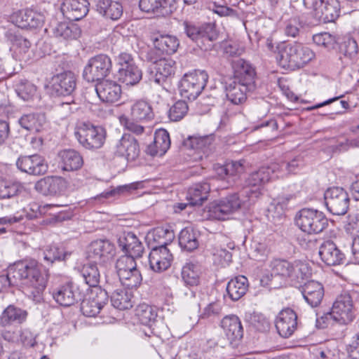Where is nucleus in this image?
Wrapping results in <instances>:
<instances>
[{
	"mask_svg": "<svg viewBox=\"0 0 359 359\" xmlns=\"http://www.w3.org/2000/svg\"><path fill=\"white\" fill-rule=\"evenodd\" d=\"M304 299L312 308L318 306L324 297L323 285L315 280H309L300 287Z\"/></svg>",
	"mask_w": 359,
	"mask_h": 359,
	"instance_id": "bb28decb",
	"label": "nucleus"
},
{
	"mask_svg": "<svg viewBox=\"0 0 359 359\" xmlns=\"http://www.w3.org/2000/svg\"><path fill=\"white\" fill-rule=\"evenodd\" d=\"M122 285L128 288L137 287L142 281V276L137 268L123 272L118 276Z\"/></svg>",
	"mask_w": 359,
	"mask_h": 359,
	"instance_id": "864d4df0",
	"label": "nucleus"
},
{
	"mask_svg": "<svg viewBox=\"0 0 359 359\" xmlns=\"http://www.w3.org/2000/svg\"><path fill=\"white\" fill-rule=\"evenodd\" d=\"M233 72V80L243 83L250 89H255L256 72L252 65L241 58H236L231 62Z\"/></svg>",
	"mask_w": 359,
	"mask_h": 359,
	"instance_id": "2eb2a0df",
	"label": "nucleus"
},
{
	"mask_svg": "<svg viewBox=\"0 0 359 359\" xmlns=\"http://www.w3.org/2000/svg\"><path fill=\"white\" fill-rule=\"evenodd\" d=\"M95 91L101 101L106 103H114L121 96V88L116 82L104 80L95 86Z\"/></svg>",
	"mask_w": 359,
	"mask_h": 359,
	"instance_id": "393cba45",
	"label": "nucleus"
},
{
	"mask_svg": "<svg viewBox=\"0 0 359 359\" xmlns=\"http://www.w3.org/2000/svg\"><path fill=\"white\" fill-rule=\"evenodd\" d=\"M59 165L64 171H75L83 164L82 156L74 149H65L59 152Z\"/></svg>",
	"mask_w": 359,
	"mask_h": 359,
	"instance_id": "2f4dec72",
	"label": "nucleus"
},
{
	"mask_svg": "<svg viewBox=\"0 0 359 359\" xmlns=\"http://www.w3.org/2000/svg\"><path fill=\"white\" fill-rule=\"evenodd\" d=\"M318 253L322 261L329 266L340 264L344 257V254L332 241L323 243Z\"/></svg>",
	"mask_w": 359,
	"mask_h": 359,
	"instance_id": "7c9ffc66",
	"label": "nucleus"
},
{
	"mask_svg": "<svg viewBox=\"0 0 359 359\" xmlns=\"http://www.w3.org/2000/svg\"><path fill=\"white\" fill-rule=\"evenodd\" d=\"M115 154L128 161H135L140 155L137 140L130 134L124 133L115 145Z\"/></svg>",
	"mask_w": 359,
	"mask_h": 359,
	"instance_id": "aec40b11",
	"label": "nucleus"
},
{
	"mask_svg": "<svg viewBox=\"0 0 359 359\" xmlns=\"http://www.w3.org/2000/svg\"><path fill=\"white\" fill-rule=\"evenodd\" d=\"M311 274L309 264L301 260L293 262V269L291 282L299 283L307 278Z\"/></svg>",
	"mask_w": 359,
	"mask_h": 359,
	"instance_id": "4d7b16f0",
	"label": "nucleus"
},
{
	"mask_svg": "<svg viewBox=\"0 0 359 359\" xmlns=\"http://www.w3.org/2000/svg\"><path fill=\"white\" fill-rule=\"evenodd\" d=\"M88 254V257L93 259L95 262L105 264L113 258L115 248L107 240H97L90 243Z\"/></svg>",
	"mask_w": 359,
	"mask_h": 359,
	"instance_id": "a211bd4d",
	"label": "nucleus"
},
{
	"mask_svg": "<svg viewBox=\"0 0 359 359\" xmlns=\"http://www.w3.org/2000/svg\"><path fill=\"white\" fill-rule=\"evenodd\" d=\"M278 166L274 165L273 166L262 167L258 170L251 173L245 181V187L238 193L241 197H245L250 202H255L261 195V188L262 186L273 180V175H271V172L277 171Z\"/></svg>",
	"mask_w": 359,
	"mask_h": 359,
	"instance_id": "20e7f679",
	"label": "nucleus"
},
{
	"mask_svg": "<svg viewBox=\"0 0 359 359\" xmlns=\"http://www.w3.org/2000/svg\"><path fill=\"white\" fill-rule=\"evenodd\" d=\"M135 258V257L126 255L120 257L116 260L115 265L117 275L119 276L123 272L137 268Z\"/></svg>",
	"mask_w": 359,
	"mask_h": 359,
	"instance_id": "680f3d73",
	"label": "nucleus"
},
{
	"mask_svg": "<svg viewBox=\"0 0 359 359\" xmlns=\"http://www.w3.org/2000/svg\"><path fill=\"white\" fill-rule=\"evenodd\" d=\"M15 92L24 101H30L36 96V88L28 81H20L15 86Z\"/></svg>",
	"mask_w": 359,
	"mask_h": 359,
	"instance_id": "13d9d810",
	"label": "nucleus"
},
{
	"mask_svg": "<svg viewBox=\"0 0 359 359\" xmlns=\"http://www.w3.org/2000/svg\"><path fill=\"white\" fill-rule=\"evenodd\" d=\"M275 325L278 334L282 337L288 338L297 330V315L290 308L284 309L277 316Z\"/></svg>",
	"mask_w": 359,
	"mask_h": 359,
	"instance_id": "f3484780",
	"label": "nucleus"
},
{
	"mask_svg": "<svg viewBox=\"0 0 359 359\" xmlns=\"http://www.w3.org/2000/svg\"><path fill=\"white\" fill-rule=\"evenodd\" d=\"M118 76L119 81L126 85L135 86L142 79V73L135 65L127 68H119Z\"/></svg>",
	"mask_w": 359,
	"mask_h": 359,
	"instance_id": "09e8293b",
	"label": "nucleus"
},
{
	"mask_svg": "<svg viewBox=\"0 0 359 359\" xmlns=\"http://www.w3.org/2000/svg\"><path fill=\"white\" fill-rule=\"evenodd\" d=\"M210 191V184L207 182L197 183L191 186L187 191V199L190 206H201L208 200Z\"/></svg>",
	"mask_w": 359,
	"mask_h": 359,
	"instance_id": "4c0bfd02",
	"label": "nucleus"
},
{
	"mask_svg": "<svg viewBox=\"0 0 359 359\" xmlns=\"http://www.w3.org/2000/svg\"><path fill=\"white\" fill-rule=\"evenodd\" d=\"M53 34L55 37L60 39L72 40L80 36L81 30L76 25L60 22L53 28Z\"/></svg>",
	"mask_w": 359,
	"mask_h": 359,
	"instance_id": "a18cd8bd",
	"label": "nucleus"
},
{
	"mask_svg": "<svg viewBox=\"0 0 359 359\" xmlns=\"http://www.w3.org/2000/svg\"><path fill=\"white\" fill-rule=\"evenodd\" d=\"M276 50L278 65L291 71L304 67L315 57L311 48L298 43H280L276 46Z\"/></svg>",
	"mask_w": 359,
	"mask_h": 359,
	"instance_id": "f03ea898",
	"label": "nucleus"
},
{
	"mask_svg": "<svg viewBox=\"0 0 359 359\" xmlns=\"http://www.w3.org/2000/svg\"><path fill=\"white\" fill-rule=\"evenodd\" d=\"M11 20L22 29L36 28L42 25L43 16L32 10L23 9L15 12L11 15Z\"/></svg>",
	"mask_w": 359,
	"mask_h": 359,
	"instance_id": "b1692460",
	"label": "nucleus"
},
{
	"mask_svg": "<svg viewBox=\"0 0 359 359\" xmlns=\"http://www.w3.org/2000/svg\"><path fill=\"white\" fill-rule=\"evenodd\" d=\"M89 5L88 0H64L60 9L66 18L78 21L87 15Z\"/></svg>",
	"mask_w": 359,
	"mask_h": 359,
	"instance_id": "4be33fe9",
	"label": "nucleus"
},
{
	"mask_svg": "<svg viewBox=\"0 0 359 359\" xmlns=\"http://www.w3.org/2000/svg\"><path fill=\"white\" fill-rule=\"evenodd\" d=\"M339 60L344 67L353 64L358 59L359 48L357 41L352 37H346L339 46Z\"/></svg>",
	"mask_w": 359,
	"mask_h": 359,
	"instance_id": "c85d7f7f",
	"label": "nucleus"
},
{
	"mask_svg": "<svg viewBox=\"0 0 359 359\" xmlns=\"http://www.w3.org/2000/svg\"><path fill=\"white\" fill-rule=\"evenodd\" d=\"M200 266L193 263H187L182 269V278L187 286H197L200 283Z\"/></svg>",
	"mask_w": 359,
	"mask_h": 359,
	"instance_id": "8fccbe9b",
	"label": "nucleus"
},
{
	"mask_svg": "<svg viewBox=\"0 0 359 359\" xmlns=\"http://www.w3.org/2000/svg\"><path fill=\"white\" fill-rule=\"evenodd\" d=\"M111 61L109 56L97 55L90 58L86 65L83 77L88 82L101 81L107 77L111 70Z\"/></svg>",
	"mask_w": 359,
	"mask_h": 359,
	"instance_id": "6e6552de",
	"label": "nucleus"
},
{
	"mask_svg": "<svg viewBox=\"0 0 359 359\" xmlns=\"http://www.w3.org/2000/svg\"><path fill=\"white\" fill-rule=\"evenodd\" d=\"M250 323L255 329L261 332L268 331L270 327L268 319L260 313H253L250 316Z\"/></svg>",
	"mask_w": 359,
	"mask_h": 359,
	"instance_id": "69168bd1",
	"label": "nucleus"
},
{
	"mask_svg": "<svg viewBox=\"0 0 359 359\" xmlns=\"http://www.w3.org/2000/svg\"><path fill=\"white\" fill-rule=\"evenodd\" d=\"M112 306L119 310H126L133 307L131 293L123 289L116 290L111 296Z\"/></svg>",
	"mask_w": 359,
	"mask_h": 359,
	"instance_id": "3c124183",
	"label": "nucleus"
},
{
	"mask_svg": "<svg viewBox=\"0 0 359 359\" xmlns=\"http://www.w3.org/2000/svg\"><path fill=\"white\" fill-rule=\"evenodd\" d=\"M85 292L73 283L62 285L53 292V297L60 305L67 307L81 301Z\"/></svg>",
	"mask_w": 359,
	"mask_h": 359,
	"instance_id": "4468645a",
	"label": "nucleus"
},
{
	"mask_svg": "<svg viewBox=\"0 0 359 359\" xmlns=\"http://www.w3.org/2000/svg\"><path fill=\"white\" fill-rule=\"evenodd\" d=\"M188 105L186 102L179 100L176 102L169 110V118L172 121L182 119L188 112Z\"/></svg>",
	"mask_w": 359,
	"mask_h": 359,
	"instance_id": "e2e57ef3",
	"label": "nucleus"
},
{
	"mask_svg": "<svg viewBox=\"0 0 359 359\" xmlns=\"http://www.w3.org/2000/svg\"><path fill=\"white\" fill-rule=\"evenodd\" d=\"M172 255L167 248L165 243L154 247L149 255L150 268L155 272L161 273L167 270L171 265Z\"/></svg>",
	"mask_w": 359,
	"mask_h": 359,
	"instance_id": "6ab92c4d",
	"label": "nucleus"
},
{
	"mask_svg": "<svg viewBox=\"0 0 359 359\" xmlns=\"http://www.w3.org/2000/svg\"><path fill=\"white\" fill-rule=\"evenodd\" d=\"M208 76L205 71L186 74L181 80L180 91L182 97L196 100L206 86Z\"/></svg>",
	"mask_w": 359,
	"mask_h": 359,
	"instance_id": "0eeeda50",
	"label": "nucleus"
},
{
	"mask_svg": "<svg viewBox=\"0 0 359 359\" xmlns=\"http://www.w3.org/2000/svg\"><path fill=\"white\" fill-rule=\"evenodd\" d=\"M18 123L27 130L39 132L46 123V117L41 113L25 114L19 118Z\"/></svg>",
	"mask_w": 359,
	"mask_h": 359,
	"instance_id": "ea45409f",
	"label": "nucleus"
},
{
	"mask_svg": "<svg viewBox=\"0 0 359 359\" xmlns=\"http://www.w3.org/2000/svg\"><path fill=\"white\" fill-rule=\"evenodd\" d=\"M43 254L44 259L50 263H53L55 261L65 260L71 255L64 248L57 245L49 246L44 251Z\"/></svg>",
	"mask_w": 359,
	"mask_h": 359,
	"instance_id": "bf43d9fd",
	"label": "nucleus"
},
{
	"mask_svg": "<svg viewBox=\"0 0 359 359\" xmlns=\"http://www.w3.org/2000/svg\"><path fill=\"white\" fill-rule=\"evenodd\" d=\"M51 94L56 96H69L75 90L76 78L75 74L66 71L54 75L50 80Z\"/></svg>",
	"mask_w": 359,
	"mask_h": 359,
	"instance_id": "ddd939ff",
	"label": "nucleus"
},
{
	"mask_svg": "<svg viewBox=\"0 0 359 359\" xmlns=\"http://www.w3.org/2000/svg\"><path fill=\"white\" fill-rule=\"evenodd\" d=\"M212 142L211 136H189L183 142L185 148L195 150L199 154V158H202L201 153L206 154Z\"/></svg>",
	"mask_w": 359,
	"mask_h": 359,
	"instance_id": "37998d69",
	"label": "nucleus"
},
{
	"mask_svg": "<svg viewBox=\"0 0 359 359\" xmlns=\"http://www.w3.org/2000/svg\"><path fill=\"white\" fill-rule=\"evenodd\" d=\"M354 318L351 297L349 294L344 293L337 297L330 312L322 316L320 320L316 318V326L319 328H325L334 322L346 325L352 322Z\"/></svg>",
	"mask_w": 359,
	"mask_h": 359,
	"instance_id": "7ed1b4c3",
	"label": "nucleus"
},
{
	"mask_svg": "<svg viewBox=\"0 0 359 359\" xmlns=\"http://www.w3.org/2000/svg\"><path fill=\"white\" fill-rule=\"evenodd\" d=\"M277 165L278 169L277 171L271 172V175H273V180L282 177L290 173H295L299 168L303 166V160L300 156H297L290 162H281L280 163H273L269 166Z\"/></svg>",
	"mask_w": 359,
	"mask_h": 359,
	"instance_id": "49530a36",
	"label": "nucleus"
},
{
	"mask_svg": "<svg viewBox=\"0 0 359 359\" xmlns=\"http://www.w3.org/2000/svg\"><path fill=\"white\" fill-rule=\"evenodd\" d=\"M179 245L182 250L192 252L199 245L198 233L193 228L183 229L178 237Z\"/></svg>",
	"mask_w": 359,
	"mask_h": 359,
	"instance_id": "79ce46f5",
	"label": "nucleus"
},
{
	"mask_svg": "<svg viewBox=\"0 0 359 359\" xmlns=\"http://www.w3.org/2000/svg\"><path fill=\"white\" fill-rule=\"evenodd\" d=\"M119 246L126 252V255L135 257H141L144 252L142 243L139 241L135 234L128 232L118 239Z\"/></svg>",
	"mask_w": 359,
	"mask_h": 359,
	"instance_id": "f704fd0d",
	"label": "nucleus"
},
{
	"mask_svg": "<svg viewBox=\"0 0 359 359\" xmlns=\"http://www.w3.org/2000/svg\"><path fill=\"white\" fill-rule=\"evenodd\" d=\"M88 299H81V311L87 317L97 315L108 301V294L105 290L98 288L95 295Z\"/></svg>",
	"mask_w": 359,
	"mask_h": 359,
	"instance_id": "412c9836",
	"label": "nucleus"
},
{
	"mask_svg": "<svg viewBox=\"0 0 359 359\" xmlns=\"http://www.w3.org/2000/svg\"><path fill=\"white\" fill-rule=\"evenodd\" d=\"M170 146V139L168 132L165 129H159L156 131L154 141L147 146L146 152L152 156H161L165 154Z\"/></svg>",
	"mask_w": 359,
	"mask_h": 359,
	"instance_id": "c756f323",
	"label": "nucleus"
},
{
	"mask_svg": "<svg viewBox=\"0 0 359 359\" xmlns=\"http://www.w3.org/2000/svg\"><path fill=\"white\" fill-rule=\"evenodd\" d=\"M221 326L229 339L228 346L231 347L232 341L240 340L243 336V328L239 318L236 315L225 316L221 322Z\"/></svg>",
	"mask_w": 359,
	"mask_h": 359,
	"instance_id": "cd10ccee",
	"label": "nucleus"
},
{
	"mask_svg": "<svg viewBox=\"0 0 359 359\" xmlns=\"http://www.w3.org/2000/svg\"><path fill=\"white\" fill-rule=\"evenodd\" d=\"M81 275L89 287H97L100 283V273L96 264L88 263L81 269Z\"/></svg>",
	"mask_w": 359,
	"mask_h": 359,
	"instance_id": "603ef678",
	"label": "nucleus"
},
{
	"mask_svg": "<svg viewBox=\"0 0 359 359\" xmlns=\"http://www.w3.org/2000/svg\"><path fill=\"white\" fill-rule=\"evenodd\" d=\"M23 186L19 182L0 180V199L11 198L22 192Z\"/></svg>",
	"mask_w": 359,
	"mask_h": 359,
	"instance_id": "6e6d98bb",
	"label": "nucleus"
},
{
	"mask_svg": "<svg viewBox=\"0 0 359 359\" xmlns=\"http://www.w3.org/2000/svg\"><path fill=\"white\" fill-rule=\"evenodd\" d=\"M74 135L85 149H97L104 143L106 130L102 126H95L90 122H81L76 126Z\"/></svg>",
	"mask_w": 359,
	"mask_h": 359,
	"instance_id": "39448f33",
	"label": "nucleus"
},
{
	"mask_svg": "<svg viewBox=\"0 0 359 359\" xmlns=\"http://www.w3.org/2000/svg\"><path fill=\"white\" fill-rule=\"evenodd\" d=\"M120 122L126 130L137 135H141L144 132L143 126L135 122L133 119L131 120L126 116L120 117Z\"/></svg>",
	"mask_w": 359,
	"mask_h": 359,
	"instance_id": "774afa93",
	"label": "nucleus"
},
{
	"mask_svg": "<svg viewBox=\"0 0 359 359\" xmlns=\"http://www.w3.org/2000/svg\"><path fill=\"white\" fill-rule=\"evenodd\" d=\"M135 315L139 321L145 325H150L157 316L156 310L151 306L142 304L137 306L135 309Z\"/></svg>",
	"mask_w": 359,
	"mask_h": 359,
	"instance_id": "5fc2aeb1",
	"label": "nucleus"
},
{
	"mask_svg": "<svg viewBox=\"0 0 359 359\" xmlns=\"http://www.w3.org/2000/svg\"><path fill=\"white\" fill-rule=\"evenodd\" d=\"M131 116L135 121H149L154 116L151 104L145 100L137 101L131 107Z\"/></svg>",
	"mask_w": 359,
	"mask_h": 359,
	"instance_id": "de8ad7c7",
	"label": "nucleus"
},
{
	"mask_svg": "<svg viewBox=\"0 0 359 359\" xmlns=\"http://www.w3.org/2000/svg\"><path fill=\"white\" fill-rule=\"evenodd\" d=\"M225 89L227 99L234 104H243L247 99V93L255 90L233 79L226 83Z\"/></svg>",
	"mask_w": 359,
	"mask_h": 359,
	"instance_id": "72a5a7b5",
	"label": "nucleus"
},
{
	"mask_svg": "<svg viewBox=\"0 0 359 359\" xmlns=\"http://www.w3.org/2000/svg\"><path fill=\"white\" fill-rule=\"evenodd\" d=\"M325 205L333 215H344L349 206V197L347 192L341 187H331L324 194Z\"/></svg>",
	"mask_w": 359,
	"mask_h": 359,
	"instance_id": "9b49d317",
	"label": "nucleus"
},
{
	"mask_svg": "<svg viewBox=\"0 0 359 359\" xmlns=\"http://www.w3.org/2000/svg\"><path fill=\"white\" fill-rule=\"evenodd\" d=\"M296 224L307 233H318L327 226V219L320 211L304 208L299 211L295 218Z\"/></svg>",
	"mask_w": 359,
	"mask_h": 359,
	"instance_id": "423d86ee",
	"label": "nucleus"
},
{
	"mask_svg": "<svg viewBox=\"0 0 359 359\" xmlns=\"http://www.w3.org/2000/svg\"><path fill=\"white\" fill-rule=\"evenodd\" d=\"M244 203V199L240 198L238 193L229 194L212 204L209 210L210 215L214 219L224 220L238 211Z\"/></svg>",
	"mask_w": 359,
	"mask_h": 359,
	"instance_id": "1a4fd4ad",
	"label": "nucleus"
},
{
	"mask_svg": "<svg viewBox=\"0 0 359 359\" xmlns=\"http://www.w3.org/2000/svg\"><path fill=\"white\" fill-rule=\"evenodd\" d=\"M139 6L145 13L168 15L175 9V0H140Z\"/></svg>",
	"mask_w": 359,
	"mask_h": 359,
	"instance_id": "a878e982",
	"label": "nucleus"
},
{
	"mask_svg": "<svg viewBox=\"0 0 359 359\" xmlns=\"http://www.w3.org/2000/svg\"><path fill=\"white\" fill-rule=\"evenodd\" d=\"M183 25L186 35L201 48L206 49V44L210 46L209 43L217 38L214 26L210 23L198 26L186 21Z\"/></svg>",
	"mask_w": 359,
	"mask_h": 359,
	"instance_id": "9d476101",
	"label": "nucleus"
},
{
	"mask_svg": "<svg viewBox=\"0 0 359 359\" xmlns=\"http://www.w3.org/2000/svg\"><path fill=\"white\" fill-rule=\"evenodd\" d=\"M96 10L102 16L111 20L120 19L123 12L121 4L114 0H99Z\"/></svg>",
	"mask_w": 359,
	"mask_h": 359,
	"instance_id": "c9c22d12",
	"label": "nucleus"
},
{
	"mask_svg": "<svg viewBox=\"0 0 359 359\" xmlns=\"http://www.w3.org/2000/svg\"><path fill=\"white\" fill-rule=\"evenodd\" d=\"M151 41L154 46L164 55L175 53L180 46L179 39L170 34H155L151 36Z\"/></svg>",
	"mask_w": 359,
	"mask_h": 359,
	"instance_id": "473e14b6",
	"label": "nucleus"
},
{
	"mask_svg": "<svg viewBox=\"0 0 359 359\" xmlns=\"http://www.w3.org/2000/svg\"><path fill=\"white\" fill-rule=\"evenodd\" d=\"M313 42L319 46L330 50L334 49L338 38L336 35L330 34L329 32H321L313 36Z\"/></svg>",
	"mask_w": 359,
	"mask_h": 359,
	"instance_id": "052dcab7",
	"label": "nucleus"
},
{
	"mask_svg": "<svg viewBox=\"0 0 359 359\" xmlns=\"http://www.w3.org/2000/svg\"><path fill=\"white\" fill-rule=\"evenodd\" d=\"M176 69V62L170 58L163 57L155 65L156 75L154 81L161 83L165 79L174 75Z\"/></svg>",
	"mask_w": 359,
	"mask_h": 359,
	"instance_id": "c03bdc74",
	"label": "nucleus"
},
{
	"mask_svg": "<svg viewBox=\"0 0 359 359\" xmlns=\"http://www.w3.org/2000/svg\"><path fill=\"white\" fill-rule=\"evenodd\" d=\"M248 281L244 276H239L231 279L226 285V292L233 301L240 299L247 292Z\"/></svg>",
	"mask_w": 359,
	"mask_h": 359,
	"instance_id": "a19ab883",
	"label": "nucleus"
},
{
	"mask_svg": "<svg viewBox=\"0 0 359 359\" xmlns=\"http://www.w3.org/2000/svg\"><path fill=\"white\" fill-rule=\"evenodd\" d=\"M16 165L22 172L33 175H44L48 170L45 159L38 154L20 156Z\"/></svg>",
	"mask_w": 359,
	"mask_h": 359,
	"instance_id": "dca6fc26",
	"label": "nucleus"
},
{
	"mask_svg": "<svg viewBox=\"0 0 359 359\" xmlns=\"http://www.w3.org/2000/svg\"><path fill=\"white\" fill-rule=\"evenodd\" d=\"M53 205L47 204L45 205H39L37 203L30 205L29 211L27 212V217L29 219H34L40 217L46 213L48 209L51 208Z\"/></svg>",
	"mask_w": 359,
	"mask_h": 359,
	"instance_id": "338daca9",
	"label": "nucleus"
},
{
	"mask_svg": "<svg viewBox=\"0 0 359 359\" xmlns=\"http://www.w3.org/2000/svg\"><path fill=\"white\" fill-rule=\"evenodd\" d=\"M63 187L64 181L61 177H46L38 180L34 188L43 195H56L62 191Z\"/></svg>",
	"mask_w": 359,
	"mask_h": 359,
	"instance_id": "e433bc0d",
	"label": "nucleus"
},
{
	"mask_svg": "<svg viewBox=\"0 0 359 359\" xmlns=\"http://www.w3.org/2000/svg\"><path fill=\"white\" fill-rule=\"evenodd\" d=\"M6 36L11 44V50H12L20 60L22 59L31 46L29 41L20 34H18L11 30L6 33Z\"/></svg>",
	"mask_w": 359,
	"mask_h": 359,
	"instance_id": "58836bf2",
	"label": "nucleus"
},
{
	"mask_svg": "<svg viewBox=\"0 0 359 359\" xmlns=\"http://www.w3.org/2000/svg\"><path fill=\"white\" fill-rule=\"evenodd\" d=\"M28 312L14 304L6 306L0 314V326L10 327L23 324L27 318Z\"/></svg>",
	"mask_w": 359,
	"mask_h": 359,
	"instance_id": "5701e85b",
	"label": "nucleus"
},
{
	"mask_svg": "<svg viewBox=\"0 0 359 359\" xmlns=\"http://www.w3.org/2000/svg\"><path fill=\"white\" fill-rule=\"evenodd\" d=\"M289 262L285 259H275L270 262L269 268L272 277H280L284 280Z\"/></svg>",
	"mask_w": 359,
	"mask_h": 359,
	"instance_id": "0e129e2a",
	"label": "nucleus"
},
{
	"mask_svg": "<svg viewBox=\"0 0 359 359\" xmlns=\"http://www.w3.org/2000/svg\"><path fill=\"white\" fill-rule=\"evenodd\" d=\"M340 10L339 0H316L313 3V15L320 23L334 22Z\"/></svg>",
	"mask_w": 359,
	"mask_h": 359,
	"instance_id": "f8f14e48",
	"label": "nucleus"
},
{
	"mask_svg": "<svg viewBox=\"0 0 359 359\" xmlns=\"http://www.w3.org/2000/svg\"><path fill=\"white\" fill-rule=\"evenodd\" d=\"M9 271L13 279L26 287L29 298L36 303L43 300L48 275L41 264L33 259H23L11 266Z\"/></svg>",
	"mask_w": 359,
	"mask_h": 359,
	"instance_id": "f257e3e1",
	"label": "nucleus"
}]
</instances>
